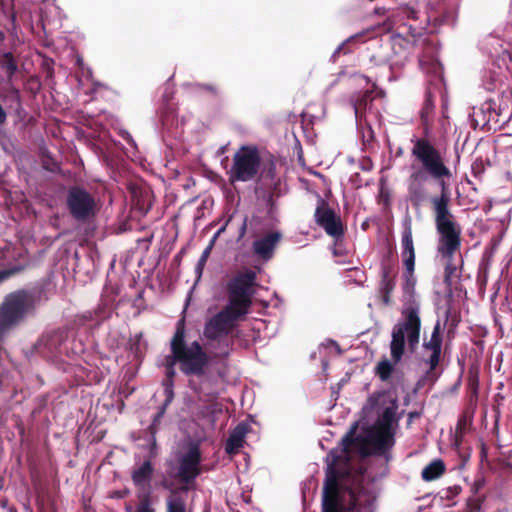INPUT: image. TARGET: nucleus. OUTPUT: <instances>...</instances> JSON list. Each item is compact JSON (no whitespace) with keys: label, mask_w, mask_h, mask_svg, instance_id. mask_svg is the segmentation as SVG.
<instances>
[{"label":"nucleus","mask_w":512,"mask_h":512,"mask_svg":"<svg viewBox=\"0 0 512 512\" xmlns=\"http://www.w3.org/2000/svg\"><path fill=\"white\" fill-rule=\"evenodd\" d=\"M364 409L376 414L374 424L363 428L355 436V423L342 438L341 446L331 450L327 456L323 512H375L377 493L373 483H366L362 479L346 489L341 482L348 475L346 465L354 453L361 457L374 454L389 459L401 416L397 413V396L390 391L371 394Z\"/></svg>","instance_id":"f257e3e1"},{"label":"nucleus","mask_w":512,"mask_h":512,"mask_svg":"<svg viewBox=\"0 0 512 512\" xmlns=\"http://www.w3.org/2000/svg\"><path fill=\"white\" fill-rule=\"evenodd\" d=\"M192 399L184 397V407L178 412V432L168 457L165 459V476L159 485L172 494L192 489ZM167 512H186L181 497L173 495L167 500Z\"/></svg>","instance_id":"f03ea898"},{"label":"nucleus","mask_w":512,"mask_h":512,"mask_svg":"<svg viewBox=\"0 0 512 512\" xmlns=\"http://www.w3.org/2000/svg\"><path fill=\"white\" fill-rule=\"evenodd\" d=\"M192 303V286L187 290L183 309L175 324V330L170 339V353L164 356L161 366L164 368L165 378L162 381L165 400L159 406V410L166 413L167 407L174 399V377L176 365L182 373L192 376V343L187 341V314Z\"/></svg>","instance_id":"7ed1b4c3"},{"label":"nucleus","mask_w":512,"mask_h":512,"mask_svg":"<svg viewBox=\"0 0 512 512\" xmlns=\"http://www.w3.org/2000/svg\"><path fill=\"white\" fill-rule=\"evenodd\" d=\"M243 315L237 314L235 308L227 305L208 321L204 330L207 342L203 347L194 342V375L209 372L216 358L228 355L229 343L226 336Z\"/></svg>","instance_id":"20e7f679"},{"label":"nucleus","mask_w":512,"mask_h":512,"mask_svg":"<svg viewBox=\"0 0 512 512\" xmlns=\"http://www.w3.org/2000/svg\"><path fill=\"white\" fill-rule=\"evenodd\" d=\"M86 350L84 339L68 328L46 331L32 345L33 353L55 364H63L65 357H79Z\"/></svg>","instance_id":"39448f33"},{"label":"nucleus","mask_w":512,"mask_h":512,"mask_svg":"<svg viewBox=\"0 0 512 512\" xmlns=\"http://www.w3.org/2000/svg\"><path fill=\"white\" fill-rule=\"evenodd\" d=\"M450 197L446 184L442 183V193L432 198L435 226L438 233L437 252L446 261L447 267L461 245V227L449 210Z\"/></svg>","instance_id":"423d86ee"},{"label":"nucleus","mask_w":512,"mask_h":512,"mask_svg":"<svg viewBox=\"0 0 512 512\" xmlns=\"http://www.w3.org/2000/svg\"><path fill=\"white\" fill-rule=\"evenodd\" d=\"M174 93L173 76H171L157 90L159 97L158 112L160 115L159 123L155 127L164 144L171 149L174 144L168 140V137L177 141H184V127L186 125L184 116L181 119L178 118L176 105L173 101Z\"/></svg>","instance_id":"0eeeda50"},{"label":"nucleus","mask_w":512,"mask_h":512,"mask_svg":"<svg viewBox=\"0 0 512 512\" xmlns=\"http://www.w3.org/2000/svg\"><path fill=\"white\" fill-rule=\"evenodd\" d=\"M41 299V292L36 289H18L7 294L0 304V327L7 331L32 314Z\"/></svg>","instance_id":"6e6552de"},{"label":"nucleus","mask_w":512,"mask_h":512,"mask_svg":"<svg viewBox=\"0 0 512 512\" xmlns=\"http://www.w3.org/2000/svg\"><path fill=\"white\" fill-rule=\"evenodd\" d=\"M403 314L405 319L398 322L391 333V357L395 363L401 360L406 342L411 352H414L420 341L421 320L419 310L415 307H409L404 310Z\"/></svg>","instance_id":"1a4fd4ad"},{"label":"nucleus","mask_w":512,"mask_h":512,"mask_svg":"<svg viewBox=\"0 0 512 512\" xmlns=\"http://www.w3.org/2000/svg\"><path fill=\"white\" fill-rule=\"evenodd\" d=\"M65 205L72 219L82 224L94 221L99 211L96 197L80 184H73L67 188Z\"/></svg>","instance_id":"9d476101"},{"label":"nucleus","mask_w":512,"mask_h":512,"mask_svg":"<svg viewBox=\"0 0 512 512\" xmlns=\"http://www.w3.org/2000/svg\"><path fill=\"white\" fill-rule=\"evenodd\" d=\"M412 155L422 165V168L440 185L445 184L443 178L450 177L451 172L445 166L440 153L426 140L418 139L412 148Z\"/></svg>","instance_id":"9b49d317"},{"label":"nucleus","mask_w":512,"mask_h":512,"mask_svg":"<svg viewBox=\"0 0 512 512\" xmlns=\"http://www.w3.org/2000/svg\"><path fill=\"white\" fill-rule=\"evenodd\" d=\"M256 273L247 271L235 277L229 284L230 308H235L237 314H247L254 294Z\"/></svg>","instance_id":"f8f14e48"},{"label":"nucleus","mask_w":512,"mask_h":512,"mask_svg":"<svg viewBox=\"0 0 512 512\" xmlns=\"http://www.w3.org/2000/svg\"><path fill=\"white\" fill-rule=\"evenodd\" d=\"M260 166L258 151L252 147H242L233 159L232 180L249 181L253 179Z\"/></svg>","instance_id":"ddd939ff"},{"label":"nucleus","mask_w":512,"mask_h":512,"mask_svg":"<svg viewBox=\"0 0 512 512\" xmlns=\"http://www.w3.org/2000/svg\"><path fill=\"white\" fill-rule=\"evenodd\" d=\"M315 220L316 223L333 238L338 239L343 235L340 218L323 200H320L319 205L315 210Z\"/></svg>","instance_id":"4468645a"},{"label":"nucleus","mask_w":512,"mask_h":512,"mask_svg":"<svg viewBox=\"0 0 512 512\" xmlns=\"http://www.w3.org/2000/svg\"><path fill=\"white\" fill-rule=\"evenodd\" d=\"M422 348V361L428 365V372H431L438 366L442 351V336L439 322L434 326L429 340H424Z\"/></svg>","instance_id":"2eb2a0df"},{"label":"nucleus","mask_w":512,"mask_h":512,"mask_svg":"<svg viewBox=\"0 0 512 512\" xmlns=\"http://www.w3.org/2000/svg\"><path fill=\"white\" fill-rule=\"evenodd\" d=\"M412 221L410 217H407L403 221V233H402V258L406 269V279L409 283L410 278L413 276L415 267V251L412 238Z\"/></svg>","instance_id":"dca6fc26"},{"label":"nucleus","mask_w":512,"mask_h":512,"mask_svg":"<svg viewBox=\"0 0 512 512\" xmlns=\"http://www.w3.org/2000/svg\"><path fill=\"white\" fill-rule=\"evenodd\" d=\"M155 472L154 464L149 459L134 468L131 472V479L137 492H153L152 480Z\"/></svg>","instance_id":"f3484780"},{"label":"nucleus","mask_w":512,"mask_h":512,"mask_svg":"<svg viewBox=\"0 0 512 512\" xmlns=\"http://www.w3.org/2000/svg\"><path fill=\"white\" fill-rule=\"evenodd\" d=\"M281 238L282 234L278 231L257 238L252 246L254 254L264 261L271 259Z\"/></svg>","instance_id":"a211bd4d"},{"label":"nucleus","mask_w":512,"mask_h":512,"mask_svg":"<svg viewBox=\"0 0 512 512\" xmlns=\"http://www.w3.org/2000/svg\"><path fill=\"white\" fill-rule=\"evenodd\" d=\"M250 426L246 422L239 423L231 432L225 444L226 453L233 455L243 446Z\"/></svg>","instance_id":"6ab92c4d"},{"label":"nucleus","mask_w":512,"mask_h":512,"mask_svg":"<svg viewBox=\"0 0 512 512\" xmlns=\"http://www.w3.org/2000/svg\"><path fill=\"white\" fill-rule=\"evenodd\" d=\"M151 195L149 191L135 192L133 194V207L138 210L142 215L148 213L151 209Z\"/></svg>","instance_id":"aec40b11"},{"label":"nucleus","mask_w":512,"mask_h":512,"mask_svg":"<svg viewBox=\"0 0 512 512\" xmlns=\"http://www.w3.org/2000/svg\"><path fill=\"white\" fill-rule=\"evenodd\" d=\"M444 469L443 462L435 460L422 470V478L426 481L435 480L444 472Z\"/></svg>","instance_id":"412c9836"},{"label":"nucleus","mask_w":512,"mask_h":512,"mask_svg":"<svg viewBox=\"0 0 512 512\" xmlns=\"http://www.w3.org/2000/svg\"><path fill=\"white\" fill-rule=\"evenodd\" d=\"M157 432L155 431H146L145 430V439L147 441L146 449L148 450V454L145 459H149L153 462V460L158 456V443L156 438Z\"/></svg>","instance_id":"4be33fe9"},{"label":"nucleus","mask_w":512,"mask_h":512,"mask_svg":"<svg viewBox=\"0 0 512 512\" xmlns=\"http://www.w3.org/2000/svg\"><path fill=\"white\" fill-rule=\"evenodd\" d=\"M371 96L369 92H366L364 96L353 103L354 113L356 120L358 121L362 116L371 109Z\"/></svg>","instance_id":"5701e85b"},{"label":"nucleus","mask_w":512,"mask_h":512,"mask_svg":"<svg viewBox=\"0 0 512 512\" xmlns=\"http://www.w3.org/2000/svg\"><path fill=\"white\" fill-rule=\"evenodd\" d=\"M78 323L80 326H83L88 330H94L101 325L102 319H100L97 314L86 312L80 316Z\"/></svg>","instance_id":"b1692460"},{"label":"nucleus","mask_w":512,"mask_h":512,"mask_svg":"<svg viewBox=\"0 0 512 512\" xmlns=\"http://www.w3.org/2000/svg\"><path fill=\"white\" fill-rule=\"evenodd\" d=\"M192 243V238H190L185 246H183L173 257L171 261L170 266V274L172 277L178 278L179 277V267L182 261L183 256L186 254V252L190 248V244Z\"/></svg>","instance_id":"393cba45"},{"label":"nucleus","mask_w":512,"mask_h":512,"mask_svg":"<svg viewBox=\"0 0 512 512\" xmlns=\"http://www.w3.org/2000/svg\"><path fill=\"white\" fill-rule=\"evenodd\" d=\"M395 286L394 278L390 275L389 270L384 267L382 269L381 290L384 293V301L387 303L390 293Z\"/></svg>","instance_id":"a878e982"},{"label":"nucleus","mask_w":512,"mask_h":512,"mask_svg":"<svg viewBox=\"0 0 512 512\" xmlns=\"http://www.w3.org/2000/svg\"><path fill=\"white\" fill-rule=\"evenodd\" d=\"M42 167L51 173H58L61 170L60 163L52 156L50 152H45L42 156Z\"/></svg>","instance_id":"bb28decb"},{"label":"nucleus","mask_w":512,"mask_h":512,"mask_svg":"<svg viewBox=\"0 0 512 512\" xmlns=\"http://www.w3.org/2000/svg\"><path fill=\"white\" fill-rule=\"evenodd\" d=\"M153 492H137V497L140 501L137 510L138 512H155L151 506V497Z\"/></svg>","instance_id":"cd10ccee"},{"label":"nucleus","mask_w":512,"mask_h":512,"mask_svg":"<svg viewBox=\"0 0 512 512\" xmlns=\"http://www.w3.org/2000/svg\"><path fill=\"white\" fill-rule=\"evenodd\" d=\"M128 345L129 350L135 355V357H139L145 346L142 333H138L134 338H130Z\"/></svg>","instance_id":"c85d7f7f"},{"label":"nucleus","mask_w":512,"mask_h":512,"mask_svg":"<svg viewBox=\"0 0 512 512\" xmlns=\"http://www.w3.org/2000/svg\"><path fill=\"white\" fill-rule=\"evenodd\" d=\"M0 67L6 72V76L9 81H12L18 72V64L15 59L0 62Z\"/></svg>","instance_id":"c756f323"},{"label":"nucleus","mask_w":512,"mask_h":512,"mask_svg":"<svg viewBox=\"0 0 512 512\" xmlns=\"http://www.w3.org/2000/svg\"><path fill=\"white\" fill-rule=\"evenodd\" d=\"M392 371L393 365L388 360H384L377 365V373L382 380H387Z\"/></svg>","instance_id":"7c9ffc66"},{"label":"nucleus","mask_w":512,"mask_h":512,"mask_svg":"<svg viewBox=\"0 0 512 512\" xmlns=\"http://www.w3.org/2000/svg\"><path fill=\"white\" fill-rule=\"evenodd\" d=\"M428 176H429V174L423 168L413 171L410 175V180L412 182L410 190L412 191L414 184H416V183L421 184V183L425 182L427 180Z\"/></svg>","instance_id":"2f4dec72"},{"label":"nucleus","mask_w":512,"mask_h":512,"mask_svg":"<svg viewBox=\"0 0 512 512\" xmlns=\"http://www.w3.org/2000/svg\"><path fill=\"white\" fill-rule=\"evenodd\" d=\"M165 413L158 409V411L153 415L151 419V423L146 428V431H155L158 432V427Z\"/></svg>","instance_id":"473e14b6"},{"label":"nucleus","mask_w":512,"mask_h":512,"mask_svg":"<svg viewBox=\"0 0 512 512\" xmlns=\"http://www.w3.org/2000/svg\"><path fill=\"white\" fill-rule=\"evenodd\" d=\"M216 88L213 85L194 84V95L215 94Z\"/></svg>","instance_id":"72a5a7b5"},{"label":"nucleus","mask_w":512,"mask_h":512,"mask_svg":"<svg viewBox=\"0 0 512 512\" xmlns=\"http://www.w3.org/2000/svg\"><path fill=\"white\" fill-rule=\"evenodd\" d=\"M211 248H212V243H211L209 246H207V247L205 248V250L203 251V254H202L201 258H200V259H199V261H198L197 268H196L197 273H198V278H199V277L201 276V274H202L203 267H204L205 262H206V260H207V258H208V256H209V254H210Z\"/></svg>","instance_id":"f704fd0d"},{"label":"nucleus","mask_w":512,"mask_h":512,"mask_svg":"<svg viewBox=\"0 0 512 512\" xmlns=\"http://www.w3.org/2000/svg\"><path fill=\"white\" fill-rule=\"evenodd\" d=\"M19 271V268L16 266L9 268H1L0 269V284L9 279L12 275Z\"/></svg>","instance_id":"c9c22d12"},{"label":"nucleus","mask_w":512,"mask_h":512,"mask_svg":"<svg viewBox=\"0 0 512 512\" xmlns=\"http://www.w3.org/2000/svg\"><path fill=\"white\" fill-rule=\"evenodd\" d=\"M193 457H194V478H196V476L199 474V470H198V463L200 461V454H199V451L198 449L194 446V454H193Z\"/></svg>","instance_id":"e433bc0d"},{"label":"nucleus","mask_w":512,"mask_h":512,"mask_svg":"<svg viewBox=\"0 0 512 512\" xmlns=\"http://www.w3.org/2000/svg\"><path fill=\"white\" fill-rule=\"evenodd\" d=\"M129 494H130V490L128 488H125L123 490L115 491L113 493L112 497L117 498V499H123V498L127 497Z\"/></svg>","instance_id":"4c0bfd02"},{"label":"nucleus","mask_w":512,"mask_h":512,"mask_svg":"<svg viewBox=\"0 0 512 512\" xmlns=\"http://www.w3.org/2000/svg\"><path fill=\"white\" fill-rule=\"evenodd\" d=\"M7 122V112L3 105L0 103V127H3Z\"/></svg>","instance_id":"58836bf2"},{"label":"nucleus","mask_w":512,"mask_h":512,"mask_svg":"<svg viewBox=\"0 0 512 512\" xmlns=\"http://www.w3.org/2000/svg\"><path fill=\"white\" fill-rule=\"evenodd\" d=\"M126 135H127V137L125 138L126 141L129 144H132V145L136 146V143H135L134 139L132 138V136L128 132H126Z\"/></svg>","instance_id":"ea45409f"},{"label":"nucleus","mask_w":512,"mask_h":512,"mask_svg":"<svg viewBox=\"0 0 512 512\" xmlns=\"http://www.w3.org/2000/svg\"><path fill=\"white\" fill-rule=\"evenodd\" d=\"M76 62L79 67L84 68L85 64L81 57H78Z\"/></svg>","instance_id":"a19ab883"},{"label":"nucleus","mask_w":512,"mask_h":512,"mask_svg":"<svg viewBox=\"0 0 512 512\" xmlns=\"http://www.w3.org/2000/svg\"><path fill=\"white\" fill-rule=\"evenodd\" d=\"M7 332L8 331L6 329H4L3 327H0V341L3 339V337L5 336V334Z\"/></svg>","instance_id":"79ce46f5"},{"label":"nucleus","mask_w":512,"mask_h":512,"mask_svg":"<svg viewBox=\"0 0 512 512\" xmlns=\"http://www.w3.org/2000/svg\"><path fill=\"white\" fill-rule=\"evenodd\" d=\"M192 203V199H188L182 206V210L186 209Z\"/></svg>","instance_id":"37998d69"},{"label":"nucleus","mask_w":512,"mask_h":512,"mask_svg":"<svg viewBox=\"0 0 512 512\" xmlns=\"http://www.w3.org/2000/svg\"><path fill=\"white\" fill-rule=\"evenodd\" d=\"M188 386H189V387H192V378H189V379H188Z\"/></svg>","instance_id":"c03bdc74"},{"label":"nucleus","mask_w":512,"mask_h":512,"mask_svg":"<svg viewBox=\"0 0 512 512\" xmlns=\"http://www.w3.org/2000/svg\"><path fill=\"white\" fill-rule=\"evenodd\" d=\"M126 511H127V512H131V511H132V507H131L130 505H128V506L126 507Z\"/></svg>","instance_id":"a18cd8bd"},{"label":"nucleus","mask_w":512,"mask_h":512,"mask_svg":"<svg viewBox=\"0 0 512 512\" xmlns=\"http://www.w3.org/2000/svg\"><path fill=\"white\" fill-rule=\"evenodd\" d=\"M86 69H87L88 74H89V75H92V70H91V68L87 67Z\"/></svg>","instance_id":"49530a36"},{"label":"nucleus","mask_w":512,"mask_h":512,"mask_svg":"<svg viewBox=\"0 0 512 512\" xmlns=\"http://www.w3.org/2000/svg\"><path fill=\"white\" fill-rule=\"evenodd\" d=\"M94 86H95V87H96V86H101V83H99V82H95V83H94Z\"/></svg>","instance_id":"de8ad7c7"},{"label":"nucleus","mask_w":512,"mask_h":512,"mask_svg":"<svg viewBox=\"0 0 512 512\" xmlns=\"http://www.w3.org/2000/svg\"><path fill=\"white\" fill-rule=\"evenodd\" d=\"M409 417H410V418H415V415H414L413 413H410V414H409Z\"/></svg>","instance_id":"09e8293b"},{"label":"nucleus","mask_w":512,"mask_h":512,"mask_svg":"<svg viewBox=\"0 0 512 512\" xmlns=\"http://www.w3.org/2000/svg\"><path fill=\"white\" fill-rule=\"evenodd\" d=\"M188 180H189V181H192V174H190V175L188 176Z\"/></svg>","instance_id":"8fccbe9b"},{"label":"nucleus","mask_w":512,"mask_h":512,"mask_svg":"<svg viewBox=\"0 0 512 512\" xmlns=\"http://www.w3.org/2000/svg\"><path fill=\"white\" fill-rule=\"evenodd\" d=\"M189 512H192L191 510H189Z\"/></svg>","instance_id":"3c124183"},{"label":"nucleus","mask_w":512,"mask_h":512,"mask_svg":"<svg viewBox=\"0 0 512 512\" xmlns=\"http://www.w3.org/2000/svg\"><path fill=\"white\" fill-rule=\"evenodd\" d=\"M204 512H207L206 510Z\"/></svg>","instance_id":"603ef678"}]
</instances>
